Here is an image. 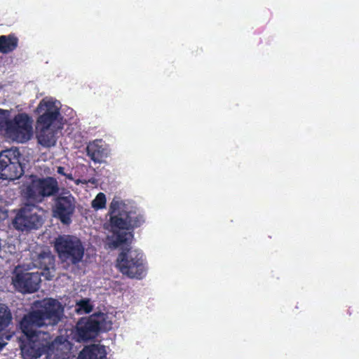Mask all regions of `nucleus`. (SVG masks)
I'll return each instance as SVG.
<instances>
[{
    "label": "nucleus",
    "instance_id": "f257e3e1",
    "mask_svg": "<svg viewBox=\"0 0 359 359\" xmlns=\"http://www.w3.org/2000/svg\"><path fill=\"white\" fill-rule=\"evenodd\" d=\"M64 315L62 304L54 299H44L40 306L27 314L20 321V329L26 336V341L20 345L24 359H37L43 355H51L62 344L60 337L53 339L48 332L37 331L38 328L55 326Z\"/></svg>",
    "mask_w": 359,
    "mask_h": 359
},
{
    "label": "nucleus",
    "instance_id": "f8f14e48",
    "mask_svg": "<svg viewBox=\"0 0 359 359\" xmlns=\"http://www.w3.org/2000/svg\"><path fill=\"white\" fill-rule=\"evenodd\" d=\"M36 111L39 114L36 127L50 128L60 116V108L55 102L47 98L40 101Z\"/></svg>",
    "mask_w": 359,
    "mask_h": 359
},
{
    "label": "nucleus",
    "instance_id": "f3484780",
    "mask_svg": "<svg viewBox=\"0 0 359 359\" xmlns=\"http://www.w3.org/2000/svg\"><path fill=\"white\" fill-rule=\"evenodd\" d=\"M125 217L127 218L128 231L140 227L145 222L144 215L137 208L126 210Z\"/></svg>",
    "mask_w": 359,
    "mask_h": 359
},
{
    "label": "nucleus",
    "instance_id": "7ed1b4c3",
    "mask_svg": "<svg viewBox=\"0 0 359 359\" xmlns=\"http://www.w3.org/2000/svg\"><path fill=\"white\" fill-rule=\"evenodd\" d=\"M120 272L130 278L142 279L147 274V260L139 250L126 248L121 252L116 259Z\"/></svg>",
    "mask_w": 359,
    "mask_h": 359
},
{
    "label": "nucleus",
    "instance_id": "ddd939ff",
    "mask_svg": "<svg viewBox=\"0 0 359 359\" xmlns=\"http://www.w3.org/2000/svg\"><path fill=\"white\" fill-rule=\"evenodd\" d=\"M32 264L34 267L49 273L50 269L55 268V257L50 251L42 252L32 258ZM43 274L47 273L43 272Z\"/></svg>",
    "mask_w": 359,
    "mask_h": 359
},
{
    "label": "nucleus",
    "instance_id": "f03ea898",
    "mask_svg": "<svg viewBox=\"0 0 359 359\" xmlns=\"http://www.w3.org/2000/svg\"><path fill=\"white\" fill-rule=\"evenodd\" d=\"M126 204L118 197H114L109 205V224L111 231L115 236L114 241L116 246L127 244L133 238V234L128 231L126 214Z\"/></svg>",
    "mask_w": 359,
    "mask_h": 359
},
{
    "label": "nucleus",
    "instance_id": "9d476101",
    "mask_svg": "<svg viewBox=\"0 0 359 359\" xmlns=\"http://www.w3.org/2000/svg\"><path fill=\"white\" fill-rule=\"evenodd\" d=\"M18 149H6L0 153V178L8 180L18 179L23 174Z\"/></svg>",
    "mask_w": 359,
    "mask_h": 359
},
{
    "label": "nucleus",
    "instance_id": "423d86ee",
    "mask_svg": "<svg viewBox=\"0 0 359 359\" xmlns=\"http://www.w3.org/2000/svg\"><path fill=\"white\" fill-rule=\"evenodd\" d=\"M39 212L40 208L36 203L29 201L25 203L16 210L13 226L22 232L39 229L43 224V218Z\"/></svg>",
    "mask_w": 359,
    "mask_h": 359
},
{
    "label": "nucleus",
    "instance_id": "4468645a",
    "mask_svg": "<svg viewBox=\"0 0 359 359\" xmlns=\"http://www.w3.org/2000/svg\"><path fill=\"white\" fill-rule=\"evenodd\" d=\"M78 359H107V352L104 346L91 344L83 348Z\"/></svg>",
    "mask_w": 359,
    "mask_h": 359
},
{
    "label": "nucleus",
    "instance_id": "1a4fd4ad",
    "mask_svg": "<svg viewBox=\"0 0 359 359\" xmlns=\"http://www.w3.org/2000/svg\"><path fill=\"white\" fill-rule=\"evenodd\" d=\"M43 273L29 272L22 266H17L12 275L13 287L22 294H32L40 287L41 275Z\"/></svg>",
    "mask_w": 359,
    "mask_h": 359
},
{
    "label": "nucleus",
    "instance_id": "a211bd4d",
    "mask_svg": "<svg viewBox=\"0 0 359 359\" xmlns=\"http://www.w3.org/2000/svg\"><path fill=\"white\" fill-rule=\"evenodd\" d=\"M18 39L14 35L0 36V53H8L18 46Z\"/></svg>",
    "mask_w": 359,
    "mask_h": 359
},
{
    "label": "nucleus",
    "instance_id": "5701e85b",
    "mask_svg": "<svg viewBox=\"0 0 359 359\" xmlns=\"http://www.w3.org/2000/svg\"><path fill=\"white\" fill-rule=\"evenodd\" d=\"M57 173L62 175H64V176H66L68 179H70L72 180V175H67L65 172V168L62 166H59L57 168Z\"/></svg>",
    "mask_w": 359,
    "mask_h": 359
},
{
    "label": "nucleus",
    "instance_id": "4be33fe9",
    "mask_svg": "<svg viewBox=\"0 0 359 359\" xmlns=\"http://www.w3.org/2000/svg\"><path fill=\"white\" fill-rule=\"evenodd\" d=\"M8 113V111L0 109V130L4 127V125H6V121H7L6 118Z\"/></svg>",
    "mask_w": 359,
    "mask_h": 359
},
{
    "label": "nucleus",
    "instance_id": "20e7f679",
    "mask_svg": "<svg viewBox=\"0 0 359 359\" xmlns=\"http://www.w3.org/2000/svg\"><path fill=\"white\" fill-rule=\"evenodd\" d=\"M54 248L62 263L77 265L83 258L85 248L81 241L74 236L60 235L55 238Z\"/></svg>",
    "mask_w": 359,
    "mask_h": 359
},
{
    "label": "nucleus",
    "instance_id": "2eb2a0df",
    "mask_svg": "<svg viewBox=\"0 0 359 359\" xmlns=\"http://www.w3.org/2000/svg\"><path fill=\"white\" fill-rule=\"evenodd\" d=\"M38 143L45 147L54 146L56 142L55 131L50 128L36 127Z\"/></svg>",
    "mask_w": 359,
    "mask_h": 359
},
{
    "label": "nucleus",
    "instance_id": "aec40b11",
    "mask_svg": "<svg viewBox=\"0 0 359 359\" xmlns=\"http://www.w3.org/2000/svg\"><path fill=\"white\" fill-rule=\"evenodd\" d=\"M92 207L95 210H101L106 207V196L104 193H99L92 201Z\"/></svg>",
    "mask_w": 359,
    "mask_h": 359
},
{
    "label": "nucleus",
    "instance_id": "dca6fc26",
    "mask_svg": "<svg viewBox=\"0 0 359 359\" xmlns=\"http://www.w3.org/2000/svg\"><path fill=\"white\" fill-rule=\"evenodd\" d=\"M101 140L90 142L86 147L87 156L95 163H100L104 156L105 149L103 148Z\"/></svg>",
    "mask_w": 359,
    "mask_h": 359
},
{
    "label": "nucleus",
    "instance_id": "412c9836",
    "mask_svg": "<svg viewBox=\"0 0 359 359\" xmlns=\"http://www.w3.org/2000/svg\"><path fill=\"white\" fill-rule=\"evenodd\" d=\"M78 306L79 309L84 311L85 313H88L91 312L93 307L89 303V300L88 299H82L78 303Z\"/></svg>",
    "mask_w": 359,
    "mask_h": 359
},
{
    "label": "nucleus",
    "instance_id": "b1692460",
    "mask_svg": "<svg viewBox=\"0 0 359 359\" xmlns=\"http://www.w3.org/2000/svg\"><path fill=\"white\" fill-rule=\"evenodd\" d=\"M4 346H5V344L1 343V342L0 341V351L2 350V348H4Z\"/></svg>",
    "mask_w": 359,
    "mask_h": 359
},
{
    "label": "nucleus",
    "instance_id": "6ab92c4d",
    "mask_svg": "<svg viewBox=\"0 0 359 359\" xmlns=\"http://www.w3.org/2000/svg\"><path fill=\"white\" fill-rule=\"evenodd\" d=\"M12 314L8 307L0 303V332L5 330L11 323Z\"/></svg>",
    "mask_w": 359,
    "mask_h": 359
},
{
    "label": "nucleus",
    "instance_id": "0eeeda50",
    "mask_svg": "<svg viewBox=\"0 0 359 359\" xmlns=\"http://www.w3.org/2000/svg\"><path fill=\"white\" fill-rule=\"evenodd\" d=\"M32 123V117L27 114L19 113L6 121V133L13 141L25 143L33 135Z\"/></svg>",
    "mask_w": 359,
    "mask_h": 359
},
{
    "label": "nucleus",
    "instance_id": "39448f33",
    "mask_svg": "<svg viewBox=\"0 0 359 359\" xmlns=\"http://www.w3.org/2000/svg\"><path fill=\"white\" fill-rule=\"evenodd\" d=\"M59 190L58 182L55 177H34L25 187L23 193L28 201L39 203L46 198L56 195Z\"/></svg>",
    "mask_w": 359,
    "mask_h": 359
},
{
    "label": "nucleus",
    "instance_id": "9b49d317",
    "mask_svg": "<svg viewBox=\"0 0 359 359\" xmlns=\"http://www.w3.org/2000/svg\"><path fill=\"white\" fill-rule=\"evenodd\" d=\"M76 201L71 194L60 195L55 198L52 207V215L63 225L69 226L76 210Z\"/></svg>",
    "mask_w": 359,
    "mask_h": 359
},
{
    "label": "nucleus",
    "instance_id": "6e6552de",
    "mask_svg": "<svg viewBox=\"0 0 359 359\" xmlns=\"http://www.w3.org/2000/svg\"><path fill=\"white\" fill-rule=\"evenodd\" d=\"M111 322L107 320V314L98 312L81 318L77 323V332L82 339L87 341L95 337L100 332L111 330Z\"/></svg>",
    "mask_w": 359,
    "mask_h": 359
}]
</instances>
